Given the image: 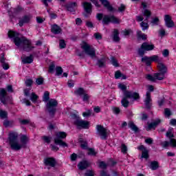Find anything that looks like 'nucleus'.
Here are the masks:
<instances>
[{
	"instance_id": "obj_1",
	"label": "nucleus",
	"mask_w": 176,
	"mask_h": 176,
	"mask_svg": "<svg viewBox=\"0 0 176 176\" xmlns=\"http://www.w3.org/2000/svg\"><path fill=\"white\" fill-rule=\"evenodd\" d=\"M19 34L10 30L8 32L9 38H12L14 43L19 49H23L25 52H31L34 48V46L31 45L30 40L25 38V37H20Z\"/></svg>"
},
{
	"instance_id": "obj_2",
	"label": "nucleus",
	"mask_w": 176,
	"mask_h": 176,
	"mask_svg": "<svg viewBox=\"0 0 176 176\" xmlns=\"http://www.w3.org/2000/svg\"><path fill=\"white\" fill-rule=\"evenodd\" d=\"M17 138H19V133L16 132H11L9 133L8 141L10 148L13 151H20L21 148H25V145H27V144H28V141H30L28 136L22 135L21 136V144H20L19 141H17Z\"/></svg>"
},
{
	"instance_id": "obj_3",
	"label": "nucleus",
	"mask_w": 176,
	"mask_h": 176,
	"mask_svg": "<svg viewBox=\"0 0 176 176\" xmlns=\"http://www.w3.org/2000/svg\"><path fill=\"white\" fill-rule=\"evenodd\" d=\"M119 89L124 91V97L121 100V104L124 108H127L130 104V102L127 98H133V100H140V94L137 92H133L126 91L127 87L124 84H120L118 85Z\"/></svg>"
},
{
	"instance_id": "obj_4",
	"label": "nucleus",
	"mask_w": 176,
	"mask_h": 176,
	"mask_svg": "<svg viewBox=\"0 0 176 176\" xmlns=\"http://www.w3.org/2000/svg\"><path fill=\"white\" fill-rule=\"evenodd\" d=\"M50 96V93L49 91H45L43 96V101L44 102H47L46 108L47 111L49 113V115L51 118H53L56 114V111H57V105H58V102L55 99H49Z\"/></svg>"
},
{
	"instance_id": "obj_5",
	"label": "nucleus",
	"mask_w": 176,
	"mask_h": 176,
	"mask_svg": "<svg viewBox=\"0 0 176 176\" xmlns=\"http://www.w3.org/2000/svg\"><path fill=\"white\" fill-rule=\"evenodd\" d=\"M96 18L99 21H102V24H106L108 25L109 23H112L113 24H120V19L117 18L114 15H104L101 13H98L96 15Z\"/></svg>"
},
{
	"instance_id": "obj_6",
	"label": "nucleus",
	"mask_w": 176,
	"mask_h": 176,
	"mask_svg": "<svg viewBox=\"0 0 176 176\" xmlns=\"http://www.w3.org/2000/svg\"><path fill=\"white\" fill-rule=\"evenodd\" d=\"M72 118L74 119V123L77 126L78 129H89L90 123L88 121L81 120L79 116L76 114H72Z\"/></svg>"
},
{
	"instance_id": "obj_7",
	"label": "nucleus",
	"mask_w": 176,
	"mask_h": 176,
	"mask_svg": "<svg viewBox=\"0 0 176 176\" xmlns=\"http://www.w3.org/2000/svg\"><path fill=\"white\" fill-rule=\"evenodd\" d=\"M67 138V133L65 132H57L56 133V138H54V141L56 145H60L63 148L68 146V144L65 142L62 141L63 139Z\"/></svg>"
},
{
	"instance_id": "obj_8",
	"label": "nucleus",
	"mask_w": 176,
	"mask_h": 176,
	"mask_svg": "<svg viewBox=\"0 0 176 176\" xmlns=\"http://www.w3.org/2000/svg\"><path fill=\"white\" fill-rule=\"evenodd\" d=\"M81 48L84 50L86 54L90 56L91 58H96V50L91 47L87 43L83 42L81 45Z\"/></svg>"
},
{
	"instance_id": "obj_9",
	"label": "nucleus",
	"mask_w": 176,
	"mask_h": 176,
	"mask_svg": "<svg viewBox=\"0 0 176 176\" xmlns=\"http://www.w3.org/2000/svg\"><path fill=\"white\" fill-rule=\"evenodd\" d=\"M164 74L159 72V73H155L153 76L151 74H148L146 78L147 80H151V82H156V80H163V79H164Z\"/></svg>"
},
{
	"instance_id": "obj_10",
	"label": "nucleus",
	"mask_w": 176,
	"mask_h": 176,
	"mask_svg": "<svg viewBox=\"0 0 176 176\" xmlns=\"http://www.w3.org/2000/svg\"><path fill=\"white\" fill-rule=\"evenodd\" d=\"M96 130L98 131V135H100L102 140H105L107 137H108V130L104 128V126L101 125H97Z\"/></svg>"
},
{
	"instance_id": "obj_11",
	"label": "nucleus",
	"mask_w": 176,
	"mask_h": 176,
	"mask_svg": "<svg viewBox=\"0 0 176 176\" xmlns=\"http://www.w3.org/2000/svg\"><path fill=\"white\" fill-rule=\"evenodd\" d=\"M144 105L147 109H151L152 107V98H151V92L147 91L146 93V98L144 100Z\"/></svg>"
},
{
	"instance_id": "obj_12",
	"label": "nucleus",
	"mask_w": 176,
	"mask_h": 176,
	"mask_svg": "<svg viewBox=\"0 0 176 176\" xmlns=\"http://www.w3.org/2000/svg\"><path fill=\"white\" fill-rule=\"evenodd\" d=\"M164 21H165V25L168 28H173V27L175 25V24L174 23V21H173V20L171 19V16L168 14H166L164 16Z\"/></svg>"
},
{
	"instance_id": "obj_13",
	"label": "nucleus",
	"mask_w": 176,
	"mask_h": 176,
	"mask_svg": "<svg viewBox=\"0 0 176 176\" xmlns=\"http://www.w3.org/2000/svg\"><path fill=\"white\" fill-rule=\"evenodd\" d=\"M172 146V148H176V140L175 139H170V142L164 141L161 142V146L162 148H167V146Z\"/></svg>"
},
{
	"instance_id": "obj_14",
	"label": "nucleus",
	"mask_w": 176,
	"mask_h": 176,
	"mask_svg": "<svg viewBox=\"0 0 176 176\" xmlns=\"http://www.w3.org/2000/svg\"><path fill=\"white\" fill-rule=\"evenodd\" d=\"M138 149L139 151H142L141 157L142 159H148V157H149V151L145 148V146H144V145H140L138 147Z\"/></svg>"
},
{
	"instance_id": "obj_15",
	"label": "nucleus",
	"mask_w": 176,
	"mask_h": 176,
	"mask_svg": "<svg viewBox=\"0 0 176 176\" xmlns=\"http://www.w3.org/2000/svg\"><path fill=\"white\" fill-rule=\"evenodd\" d=\"M160 123H162V120H160V119L155 120L154 122L148 124V126L146 127V131H149V130H152V129H156Z\"/></svg>"
},
{
	"instance_id": "obj_16",
	"label": "nucleus",
	"mask_w": 176,
	"mask_h": 176,
	"mask_svg": "<svg viewBox=\"0 0 176 176\" xmlns=\"http://www.w3.org/2000/svg\"><path fill=\"white\" fill-rule=\"evenodd\" d=\"M6 94L8 92L6 89L3 88L0 89V101L3 104V105H6Z\"/></svg>"
},
{
	"instance_id": "obj_17",
	"label": "nucleus",
	"mask_w": 176,
	"mask_h": 176,
	"mask_svg": "<svg viewBox=\"0 0 176 176\" xmlns=\"http://www.w3.org/2000/svg\"><path fill=\"white\" fill-rule=\"evenodd\" d=\"M142 6L143 9L144 10L143 11V16H146V20H148V19L151 16V11H149V10H146V6H147L146 2L142 1Z\"/></svg>"
},
{
	"instance_id": "obj_18",
	"label": "nucleus",
	"mask_w": 176,
	"mask_h": 176,
	"mask_svg": "<svg viewBox=\"0 0 176 176\" xmlns=\"http://www.w3.org/2000/svg\"><path fill=\"white\" fill-rule=\"evenodd\" d=\"M89 166L90 163L89 162H87V160H83L79 162L78 168L79 170H86V168H87V167H89Z\"/></svg>"
},
{
	"instance_id": "obj_19",
	"label": "nucleus",
	"mask_w": 176,
	"mask_h": 176,
	"mask_svg": "<svg viewBox=\"0 0 176 176\" xmlns=\"http://www.w3.org/2000/svg\"><path fill=\"white\" fill-rule=\"evenodd\" d=\"M63 30L58 25H52L51 27V32L52 34H55V35H58V34H61Z\"/></svg>"
},
{
	"instance_id": "obj_20",
	"label": "nucleus",
	"mask_w": 176,
	"mask_h": 176,
	"mask_svg": "<svg viewBox=\"0 0 176 176\" xmlns=\"http://www.w3.org/2000/svg\"><path fill=\"white\" fill-rule=\"evenodd\" d=\"M99 1L100 2H101L102 5H103V6H104V8L107 9L109 12H113V7L111 6L108 0H99Z\"/></svg>"
},
{
	"instance_id": "obj_21",
	"label": "nucleus",
	"mask_w": 176,
	"mask_h": 176,
	"mask_svg": "<svg viewBox=\"0 0 176 176\" xmlns=\"http://www.w3.org/2000/svg\"><path fill=\"white\" fill-rule=\"evenodd\" d=\"M32 18V16L31 15H25V16H23V18L19 21V24L20 27H23V25H24L25 23H30V20H31Z\"/></svg>"
},
{
	"instance_id": "obj_22",
	"label": "nucleus",
	"mask_w": 176,
	"mask_h": 176,
	"mask_svg": "<svg viewBox=\"0 0 176 176\" xmlns=\"http://www.w3.org/2000/svg\"><path fill=\"white\" fill-rule=\"evenodd\" d=\"M45 166H50V167H54L56 166V160L53 158H46L44 160Z\"/></svg>"
},
{
	"instance_id": "obj_23",
	"label": "nucleus",
	"mask_w": 176,
	"mask_h": 176,
	"mask_svg": "<svg viewBox=\"0 0 176 176\" xmlns=\"http://www.w3.org/2000/svg\"><path fill=\"white\" fill-rule=\"evenodd\" d=\"M157 68L159 72L166 75V73L167 72V67H166V65H164V64L162 63H158Z\"/></svg>"
},
{
	"instance_id": "obj_24",
	"label": "nucleus",
	"mask_w": 176,
	"mask_h": 176,
	"mask_svg": "<svg viewBox=\"0 0 176 176\" xmlns=\"http://www.w3.org/2000/svg\"><path fill=\"white\" fill-rule=\"evenodd\" d=\"M142 47H143L146 52H149L155 49V45L152 44L149 45L148 43H143L142 44Z\"/></svg>"
},
{
	"instance_id": "obj_25",
	"label": "nucleus",
	"mask_w": 176,
	"mask_h": 176,
	"mask_svg": "<svg viewBox=\"0 0 176 176\" xmlns=\"http://www.w3.org/2000/svg\"><path fill=\"white\" fill-rule=\"evenodd\" d=\"M85 12L86 13H91V3L88 2H84L82 3Z\"/></svg>"
},
{
	"instance_id": "obj_26",
	"label": "nucleus",
	"mask_w": 176,
	"mask_h": 176,
	"mask_svg": "<svg viewBox=\"0 0 176 176\" xmlns=\"http://www.w3.org/2000/svg\"><path fill=\"white\" fill-rule=\"evenodd\" d=\"M142 63L145 64L147 66H149L152 64V60L151 59V56H144L142 58Z\"/></svg>"
},
{
	"instance_id": "obj_27",
	"label": "nucleus",
	"mask_w": 176,
	"mask_h": 176,
	"mask_svg": "<svg viewBox=\"0 0 176 176\" xmlns=\"http://www.w3.org/2000/svg\"><path fill=\"white\" fill-rule=\"evenodd\" d=\"M66 7L68 12H75V8H76V2L70 3L67 4Z\"/></svg>"
},
{
	"instance_id": "obj_28",
	"label": "nucleus",
	"mask_w": 176,
	"mask_h": 176,
	"mask_svg": "<svg viewBox=\"0 0 176 176\" xmlns=\"http://www.w3.org/2000/svg\"><path fill=\"white\" fill-rule=\"evenodd\" d=\"M113 39L114 42H119L120 41V37H119V30L115 29L113 31Z\"/></svg>"
},
{
	"instance_id": "obj_29",
	"label": "nucleus",
	"mask_w": 176,
	"mask_h": 176,
	"mask_svg": "<svg viewBox=\"0 0 176 176\" xmlns=\"http://www.w3.org/2000/svg\"><path fill=\"white\" fill-rule=\"evenodd\" d=\"M32 61H34V59L32 58V56H25L22 60V62L23 63V64H31Z\"/></svg>"
},
{
	"instance_id": "obj_30",
	"label": "nucleus",
	"mask_w": 176,
	"mask_h": 176,
	"mask_svg": "<svg viewBox=\"0 0 176 176\" xmlns=\"http://www.w3.org/2000/svg\"><path fill=\"white\" fill-rule=\"evenodd\" d=\"M173 130L174 129L173 128H169L166 132V135L167 138H169V140H174V133H173Z\"/></svg>"
},
{
	"instance_id": "obj_31",
	"label": "nucleus",
	"mask_w": 176,
	"mask_h": 176,
	"mask_svg": "<svg viewBox=\"0 0 176 176\" xmlns=\"http://www.w3.org/2000/svg\"><path fill=\"white\" fill-rule=\"evenodd\" d=\"M86 93V91L83 88H78L74 91L76 96H83Z\"/></svg>"
},
{
	"instance_id": "obj_32",
	"label": "nucleus",
	"mask_w": 176,
	"mask_h": 176,
	"mask_svg": "<svg viewBox=\"0 0 176 176\" xmlns=\"http://www.w3.org/2000/svg\"><path fill=\"white\" fill-rule=\"evenodd\" d=\"M150 168L153 170H157V168H159V162L156 161L151 162L150 164Z\"/></svg>"
},
{
	"instance_id": "obj_33",
	"label": "nucleus",
	"mask_w": 176,
	"mask_h": 176,
	"mask_svg": "<svg viewBox=\"0 0 176 176\" xmlns=\"http://www.w3.org/2000/svg\"><path fill=\"white\" fill-rule=\"evenodd\" d=\"M128 126H129V129H132L133 131H135V133H137V131H138V127H137V126H135L134 122H130L128 124Z\"/></svg>"
},
{
	"instance_id": "obj_34",
	"label": "nucleus",
	"mask_w": 176,
	"mask_h": 176,
	"mask_svg": "<svg viewBox=\"0 0 176 176\" xmlns=\"http://www.w3.org/2000/svg\"><path fill=\"white\" fill-rule=\"evenodd\" d=\"M150 58L151 59V63H153V61H154V63H160V61H162V59L157 55L151 56H150Z\"/></svg>"
},
{
	"instance_id": "obj_35",
	"label": "nucleus",
	"mask_w": 176,
	"mask_h": 176,
	"mask_svg": "<svg viewBox=\"0 0 176 176\" xmlns=\"http://www.w3.org/2000/svg\"><path fill=\"white\" fill-rule=\"evenodd\" d=\"M97 151H96V150L94 148H88V153L87 155L89 156H96V155H97Z\"/></svg>"
},
{
	"instance_id": "obj_36",
	"label": "nucleus",
	"mask_w": 176,
	"mask_h": 176,
	"mask_svg": "<svg viewBox=\"0 0 176 176\" xmlns=\"http://www.w3.org/2000/svg\"><path fill=\"white\" fill-rule=\"evenodd\" d=\"M0 118L1 119H6L8 118V111L0 109Z\"/></svg>"
},
{
	"instance_id": "obj_37",
	"label": "nucleus",
	"mask_w": 176,
	"mask_h": 176,
	"mask_svg": "<svg viewBox=\"0 0 176 176\" xmlns=\"http://www.w3.org/2000/svg\"><path fill=\"white\" fill-rule=\"evenodd\" d=\"M138 38H140V39H143V41L146 40V38H148V36H146V34H142V31L138 32Z\"/></svg>"
},
{
	"instance_id": "obj_38",
	"label": "nucleus",
	"mask_w": 176,
	"mask_h": 176,
	"mask_svg": "<svg viewBox=\"0 0 176 176\" xmlns=\"http://www.w3.org/2000/svg\"><path fill=\"white\" fill-rule=\"evenodd\" d=\"M63 68L61 67H56V76H60V75H63Z\"/></svg>"
},
{
	"instance_id": "obj_39",
	"label": "nucleus",
	"mask_w": 176,
	"mask_h": 176,
	"mask_svg": "<svg viewBox=\"0 0 176 176\" xmlns=\"http://www.w3.org/2000/svg\"><path fill=\"white\" fill-rule=\"evenodd\" d=\"M140 26L143 31H145V30H148V28H149V26L148 25V22H145V20L140 23Z\"/></svg>"
},
{
	"instance_id": "obj_40",
	"label": "nucleus",
	"mask_w": 176,
	"mask_h": 176,
	"mask_svg": "<svg viewBox=\"0 0 176 176\" xmlns=\"http://www.w3.org/2000/svg\"><path fill=\"white\" fill-rule=\"evenodd\" d=\"M96 172L94 170H87L85 176H95Z\"/></svg>"
},
{
	"instance_id": "obj_41",
	"label": "nucleus",
	"mask_w": 176,
	"mask_h": 176,
	"mask_svg": "<svg viewBox=\"0 0 176 176\" xmlns=\"http://www.w3.org/2000/svg\"><path fill=\"white\" fill-rule=\"evenodd\" d=\"M145 52L146 51L145 50V49H144V47H142V45L140 48L138 50L139 56H140V57H142L144 54H145Z\"/></svg>"
},
{
	"instance_id": "obj_42",
	"label": "nucleus",
	"mask_w": 176,
	"mask_h": 176,
	"mask_svg": "<svg viewBox=\"0 0 176 176\" xmlns=\"http://www.w3.org/2000/svg\"><path fill=\"white\" fill-rule=\"evenodd\" d=\"M90 100V96L86 92L82 95V101L87 102Z\"/></svg>"
},
{
	"instance_id": "obj_43",
	"label": "nucleus",
	"mask_w": 176,
	"mask_h": 176,
	"mask_svg": "<svg viewBox=\"0 0 176 176\" xmlns=\"http://www.w3.org/2000/svg\"><path fill=\"white\" fill-rule=\"evenodd\" d=\"M98 65L100 68H104L105 67V60L101 59L98 61Z\"/></svg>"
},
{
	"instance_id": "obj_44",
	"label": "nucleus",
	"mask_w": 176,
	"mask_h": 176,
	"mask_svg": "<svg viewBox=\"0 0 176 176\" xmlns=\"http://www.w3.org/2000/svg\"><path fill=\"white\" fill-rule=\"evenodd\" d=\"M111 63L112 65H113L114 67H119V64L118 63V61L116 60V59H115V57L113 56L111 58Z\"/></svg>"
},
{
	"instance_id": "obj_45",
	"label": "nucleus",
	"mask_w": 176,
	"mask_h": 176,
	"mask_svg": "<svg viewBox=\"0 0 176 176\" xmlns=\"http://www.w3.org/2000/svg\"><path fill=\"white\" fill-rule=\"evenodd\" d=\"M30 100L32 101V102H35L38 100V96L35 93H32L31 96H30Z\"/></svg>"
},
{
	"instance_id": "obj_46",
	"label": "nucleus",
	"mask_w": 176,
	"mask_h": 176,
	"mask_svg": "<svg viewBox=\"0 0 176 176\" xmlns=\"http://www.w3.org/2000/svg\"><path fill=\"white\" fill-rule=\"evenodd\" d=\"M65 46H67V44H65V41L64 40H60L59 42V47L60 49H65Z\"/></svg>"
},
{
	"instance_id": "obj_47",
	"label": "nucleus",
	"mask_w": 176,
	"mask_h": 176,
	"mask_svg": "<svg viewBox=\"0 0 176 176\" xmlns=\"http://www.w3.org/2000/svg\"><path fill=\"white\" fill-rule=\"evenodd\" d=\"M164 115L166 118H170V116H171V111L168 108L165 109Z\"/></svg>"
},
{
	"instance_id": "obj_48",
	"label": "nucleus",
	"mask_w": 176,
	"mask_h": 176,
	"mask_svg": "<svg viewBox=\"0 0 176 176\" xmlns=\"http://www.w3.org/2000/svg\"><path fill=\"white\" fill-rule=\"evenodd\" d=\"M12 124H13V121L6 120L3 122V126H5V127H9L10 126H12Z\"/></svg>"
},
{
	"instance_id": "obj_49",
	"label": "nucleus",
	"mask_w": 176,
	"mask_h": 176,
	"mask_svg": "<svg viewBox=\"0 0 176 176\" xmlns=\"http://www.w3.org/2000/svg\"><path fill=\"white\" fill-rule=\"evenodd\" d=\"M131 32H133L131 30H124L122 31V34L124 36H129V35L131 34Z\"/></svg>"
},
{
	"instance_id": "obj_50",
	"label": "nucleus",
	"mask_w": 176,
	"mask_h": 176,
	"mask_svg": "<svg viewBox=\"0 0 176 176\" xmlns=\"http://www.w3.org/2000/svg\"><path fill=\"white\" fill-rule=\"evenodd\" d=\"M43 140L46 142L47 144H50V141H52V138L49 136H43Z\"/></svg>"
},
{
	"instance_id": "obj_51",
	"label": "nucleus",
	"mask_w": 176,
	"mask_h": 176,
	"mask_svg": "<svg viewBox=\"0 0 176 176\" xmlns=\"http://www.w3.org/2000/svg\"><path fill=\"white\" fill-rule=\"evenodd\" d=\"M112 111L116 115H119V113H120V109L119 107H113Z\"/></svg>"
},
{
	"instance_id": "obj_52",
	"label": "nucleus",
	"mask_w": 176,
	"mask_h": 176,
	"mask_svg": "<svg viewBox=\"0 0 176 176\" xmlns=\"http://www.w3.org/2000/svg\"><path fill=\"white\" fill-rule=\"evenodd\" d=\"M121 152H122V153H127V146H125L124 144H122L121 145Z\"/></svg>"
},
{
	"instance_id": "obj_53",
	"label": "nucleus",
	"mask_w": 176,
	"mask_h": 176,
	"mask_svg": "<svg viewBox=\"0 0 176 176\" xmlns=\"http://www.w3.org/2000/svg\"><path fill=\"white\" fill-rule=\"evenodd\" d=\"M122 76H123V74L120 72L119 71L116 72L115 73L116 79H119L120 78H122Z\"/></svg>"
},
{
	"instance_id": "obj_54",
	"label": "nucleus",
	"mask_w": 176,
	"mask_h": 176,
	"mask_svg": "<svg viewBox=\"0 0 176 176\" xmlns=\"http://www.w3.org/2000/svg\"><path fill=\"white\" fill-rule=\"evenodd\" d=\"M36 85H43V78H38L36 80Z\"/></svg>"
},
{
	"instance_id": "obj_55",
	"label": "nucleus",
	"mask_w": 176,
	"mask_h": 176,
	"mask_svg": "<svg viewBox=\"0 0 176 176\" xmlns=\"http://www.w3.org/2000/svg\"><path fill=\"white\" fill-rule=\"evenodd\" d=\"M152 25H157L159 24V18H154L151 21Z\"/></svg>"
},
{
	"instance_id": "obj_56",
	"label": "nucleus",
	"mask_w": 176,
	"mask_h": 176,
	"mask_svg": "<svg viewBox=\"0 0 176 176\" xmlns=\"http://www.w3.org/2000/svg\"><path fill=\"white\" fill-rule=\"evenodd\" d=\"M33 82L34 81H32V79H28L25 80V83L26 86L30 87V86H32Z\"/></svg>"
},
{
	"instance_id": "obj_57",
	"label": "nucleus",
	"mask_w": 176,
	"mask_h": 176,
	"mask_svg": "<svg viewBox=\"0 0 176 176\" xmlns=\"http://www.w3.org/2000/svg\"><path fill=\"white\" fill-rule=\"evenodd\" d=\"M50 148L52 149V151H53L54 152H57V151H58V147L56 145L54 144H50Z\"/></svg>"
},
{
	"instance_id": "obj_58",
	"label": "nucleus",
	"mask_w": 176,
	"mask_h": 176,
	"mask_svg": "<svg viewBox=\"0 0 176 176\" xmlns=\"http://www.w3.org/2000/svg\"><path fill=\"white\" fill-rule=\"evenodd\" d=\"M55 69H56V66L54 64L50 65L49 72H50V74H53V72L54 71Z\"/></svg>"
},
{
	"instance_id": "obj_59",
	"label": "nucleus",
	"mask_w": 176,
	"mask_h": 176,
	"mask_svg": "<svg viewBox=\"0 0 176 176\" xmlns=\"http://www.w3.org/2000/svg\"><path fill=\"white\" fill-rule=\"evenodd\" d=\"M19 123H21V124H28L30 120H19Z\"/></svg>"
},
{
	"instance_id": "obj_60",
	"label": "nucleus",
	"mask_w": 176,
	"mask_h": 176,
	"mask_svg": "<svg viewBox=\"0 0 176 176\" xmlns=\"http://www.w3.org/2000/svg\"><path fill=\"white\" fill-rule=\"evenodd\" d=\"M107 166H108V165H107V164H105V162H100L99 164V167L100 168H105Z\"/></svg>"
},
{
	"instance_id": "obj_61",
	"label": "nucleus",
	"mask_w": 176,
	"mask_h": 176,
	"mask_svg": "<svg viewBox=\"0 0 176 176\" xmlns=\"http://www.w3.org/2000/svg\"><path fill=\"white\" fill-rule=\"evenodd\" d=\"M126 10V6L121 4L120 6L118 8L119 12H124Z\"/></svg>"
},
{
	"instance_id": "obj_62",
	"label": "nucleus",
	"mask_w": 176,
	"mask_h": 176,
	"mask_svg": "<svg viewBox=\"0 0 176 176\" xmlns=\"http://www.w3.org/2000/svg\"><path fill=\"white\" fill-rule=\"evenodd\" d=\"M94 36L96 39H98V40L102 39V36H101V34H100V33H95V34H94Z\"/></svg>"
},
{
	"instance_id": "obj_63",
	"label": "nucleus",
	"mask_w": 176,
	"mask_h": 176,
	"mask_svg": "<svg viewBox=\"0 0 176 176\" xmlns=\"http://www.w3.org/2000/svg\"><path fill=\"white\" fill-rule=\"evenodd\" d=\"M90 115H91V111L90 110H88L87 111L82 113V116H84V118L90 116Z\"/></svg>"
},
{
	"instance_id": "obj_64",
	"label": "nucleus",
	"mask_w": 176,
	"mask_h": 176,
	"mask_svg": "<svg viewBox=\"0 0 176 176\" xmlns=\"http://www.w3.org/2000/svg\"><path fill=\"white\" fill-rule=\"evenodd\" d=\"M82 19L80 18L76 19V25H82Z\"/></svg>"
}]
</instances>
